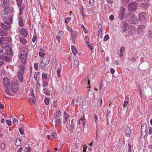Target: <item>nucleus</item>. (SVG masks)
<instances>
[{
	"mask_svg": "<svg viewBox=\"0 0 152 152\" xmlns=\"http://www.w3.org/2000/svg\"><path fill=\"white\" fill-rule=\"evenodd\" d=\"M6 54L7 55L6 56L5 54H1L0 55V59L2 60H4L6 61L10 62L11 61V57L12 56V49L10 48L6 49Z\"/></svg>",
	"mask_w": 152,
	"mask_h": 152,
	"instance_id": "obj_1",
	"label": "nucleus"
},
{
	"mask_svg": "<svg viewBox=\"0 0 152 152\" xmlns=\"http://www.w3.org/2000/svg\"><path fill=\"white\" fill-rule=\"evenodd\" d=\"M3 20L4 23L7 25H10L12 22V18L10 15L8 14L7 13H3L2 14Z\"/></svg>",
	"mask_w": 152,
	"mask_h": 152,
	"instance_id": "obj_2",
	"label": "nucleus"
},
{
	"mask_svg": "<svg viewBox=\"0 0 152 152\" xmlns=\"http://www.w3.org/2000/svg\"><path fill=\"white\" fill-rule=\"evenodd\" d=\"M138 6L137 3L135 1H131L128 5V10L130 12L135 11L137 8Z\"/></svg>",
	"mask_w": 152,
	"mask_h": 152,
	"instance_id": "obj_3",
	"label": "nucleus"
},
{
	"mask_svg": "<svg viewBox=\"0 0 152 152\" xmlns=\"http://www.w3.org/2000/svg\"><path fill=\"white\" fill-rule=\"evenodd\" d=\"M11 89L13 93H16L18 90V81L16 80H13L11 83Z\"/></svg>",
	"mask_w": 152,
	"mask_h": 152,
	"instance_id": "obj_4",
	"label": "nucleus"
},
{
	"mask_svg": "<svg viewBox=\"0 0 152 152\" xmlns=\"http://www.w3.org/2000/svg\"><path fill=\"white\" fill-rule=\"evenodd\" d=\"M138 16L140 21L141 22H145L148 18L147 15L145 12L140 13Z\"/></svg>",
	"mask_w": 152,
	"mask_h": 152,
	"instance_id": "obj_5",
	"label": "nucleus"
},
{
	"mask_svg": "<svg viewBox=\"0 0 152 152\" xmlns=\"http://www.w3.org/2000/svg\"><path fill=\"white\" fill-rule=\"evenodd\" d=\"M129 21L132 24H136L138 22V19L137 16L134 14H131L130 15Z\"/></svg>",
	"mask_w": 152,
	"mask_h": 152,
	"instance_id": "obj_6",
	"label": "nucleus"
},
{
	"mask_svg": "<svg viewBox=\"0 0 152 152\" xmlns=\"http://www.w3.org/2000/svg\"><path fill=\"white\" fill-rule=\"evenodd\" d=\"M132 126V125L130 124H128L126 126L125 129V133L127 137H129L131 134V128Z\"/></svg>",
	"mask_w": 152,
	"mask_h": 152,
	"instance_id": "obj_7",
	"label": "nucleus"
},
{
	"mask_svg": "<svg viewBox=\"0 0 152 152\" xmlns=\"http://www.w3.org/2000/svg\"><path fill=\"white\" fill-rule=\"evenodd\" d=\"M49 62V60L47 58H43L41 62L40 66L42 68H43Z\"/></svg>",
	"mask_w": 152,
	"mask_h": 152,
	"instance_id": "obj_8",
	"label": "nucleus"
},
{
	"mask_svg": "<svg viewBox=\"0 0 152 152\" xmlns=\"http://www.w3.org/2000/svg\"><path fill=\"white\" fill-rule=\"evenodd\" d=\"M129 25L125 22H122L121 24V31L122 32L127 31Z\"/></svg>",
	"mask_w": 152,
	"mask_h": 152,
	"instance_id": "obj_9",
	"label": "nucleus"
},
{
	"mask_svg": "<svg viewBox=\"0 0 152 152\" xmlns=\"http://www.w3.org/2000/svg\"><path fill=\"white\" fill-rule=\"evenodd\" d=\"M146 133V124L145 123H143L141 127V134L143 136H145Z\"/></svg>",
	"mask_w": 152,
	"mask_h": 152,
	"instance_id": "obj_10",
	"label": "nucleus"
},
{
	"mask_svg": "<svg viewBox=\"0 0 152 152\" xmlns=\"http://www.w3.org/2000/svg\"><path fill=\"white\" fill-rule=\"evenodd\" d=\"M3 84L6 88L9 87L10 80L7 77H4L3 79Z\"/></svg>",
	"mask_w": 152,
	"mask_h": 152,
	"instance_id": "obj_11",
	"label": "nucleus"
},
{
	"mask_svg": "<svg viewBox=\"0 0 152 152\" xmlns=\"http://www.w3.org/2000/svg\"><path fill=\"white\" fill-rule=\"evenodd\" d=\"M135 28L133 26H129L128 28L127 32L129 34L132 35L135 32Z\"/></svg>",
	"mask_w": 152,
	"mask_h": 152,
	"instance_id": "obj_12",
	"label": "nucleus"
},
{
	"mask_svg": "<svg viewBox=\"0 0 152 152\" xmlns=\"http://www.w3.org/2000/svg\"><path fill=\"white\" fill-rule=\"evenodd\" d=\"M24 73L19 71L18 72L17 77L19 81L20 82H22L23 81V76Z\"/></svg>",
	"mask_w": 152,
	"mask_h": 152,
	"instance_id": "obj_13",
	"label": "nucleus"
},
{
	"mask_svg": "<svg viewBox=\"0 0 152 152\" xmlns=\"http://www.w3.org/2000/svg\"><path fill=\"white\" fill-rule=\"evenodd\" d=\"M27 55H20L19 58L21 61L23 63H26V59L27 58Z\"/></svg>",
	"mask_w": 152,
	"mask_h": 152,
	"instance_id": "obj_14",
	"label": "nucleus"
},
{
	"mask_svg": "<svg viewBox=\"0 0 152 152\" xmlns=\"http://www.w3.org/2000/svg\"><path fill=\"white\" fill-rule=\"evenodd\" d=\"M20 34L24 37H26L28 33L26 30L24 28H22L19 31Z\"/></svg>",
	"mask_w": 152,
	"mask_h": 152,
	"instance_id": "obj_15",
	"label": "nucleus"
},
{
	"mask_svg": "<svg viewBox=\"0 0 152 152\" xmlns=\"http://www.w3.org/2000/svg\"><path fill=\"white\" fill-rule=\"evenodd\" d=\"M20 55H27V50L24 47H21L20 50Z\"/></svg>",
	"mask_w": 152,
	"mask_h": 152,
	"instance_id": "obj_16",
	"label": "nucleus"
},
{
	"mask_svg": "<svg viewBox=\"0 0 152 152\" xmlns=\"http://www.w3.org/2000/svg\"><path fill=\"white\" fill-rule=\"evenodd\" d=\"M18 68V71L24 73L26 69V67L23 64L20 65H19Z\"/></svg>",
	"mask_w": 152,
	"mask_h": 152,
	"instance_id": "obj_17",
	"label": "nucleus"
},
{
	"mask_svg": "<svg viewBox=\"0 0 152 152\" xmlns=\"http://www.w3.org/2000/svg\"><path fill=\"white\" fill-rule=\"evenodd\" d=\"M72 53L74 54L75 56H76V54L78 53V51L77 50L76 47L73 45H72Z\"/></svg>",
	"mask_w": 152,
	"mask_h": 152,
	"instance_id": "obj_18",
	"label": "nucleus"
},
{
	"mask_svg": "<svg viewBox=\"0 0 152 152\" xmlns=\"http://www.w3.org/2000/svg\"><path fill=\"white\" fill-rule=\"evenodd\" d=\"M1 26L4 30H7L10 29V27L9 26H7L2 23H1Z\"/></svg>",
	"mask_w": 152,
	"mask_h": 152,
	"instance_id": "obj_19",
	"label": "nucleus"
},
{
	"mask_svg": "<svg viewBox=\"0 0 152 152\" xmlns=\"http://www.w3.org/2000/svg\"><path fill=\"white\" fill-rule=\"evenodd\" d=\"M20 42L23 45H25L27 42V40L23 37H21L19 38Z\"/></svg>",
	"mask_w": 152,
	"mask_h": 152,
	"instance_id": "obj_20",
	"label": "nucleus"
},
{
	"mask_svg": "<svg viewBox=\"0 0 152 152\" xmlns=\"http://www.w3.org/2000/svg\"><path fill=\"white\" fill-rule=\"evenodd\" d=\"M22 144V141L20 139H18L16 141L15 145L17 146H21Z\"/></svg>",
	"mask_w": 152,
	"mask_h": 152,
	"instance_id": "obj_21",
	"label": "nucleus"
},
{
	"mask_svg": "<svg viewBox=\"0 0 152 152\" xmlns=\"http://www.w3.org/2000/svg\"><path fill=\"white\" fill-rule=\"evenodd\" d=\"M82 83L84 84H87L88 85H90L89 81L88 80V78L87 77H84L83 78Z\"/></svg>",
	"mask_w": 152,
	"mask_h": 152,
	"instance_id": "obj_22",
	"label": "nucleus"
},
{
	"mask_svg": "<svg viewBox=\"0 0 152 152\" xmlns=\"http://www.w3.org/2000/svg\"><path fill=\"white\" fill-rule=\"evenodd\" d=\"M9 4V0H4L3 1V6L4 7H8Z\"/></svg>",
	"mask_w": 152,
	"mask_h": 152,
	"instance_id": "obj_23",
	"label": "nucleus"
},
{
	"mask_svg": "<svg viewBox=\"0 0 152 152\" xmlns=\"http://www.w3.org/2000/svg\"><path fill=\"white\" fill-rule=\"evenodd\" d=\"M1 45V48H6L9 47V44L6 42H4L3 43L0 44Z\"/></svg>",
	"mask_w": 152,
	"mask_h": 152,
	"instance_id": "obj_24",
	"label": "nucleus"
},
{
	"mask_svg": "<svg viewBox=\"0 0 152 152\" xmlns=\"http://www.w3.org/2000/svg\"><path fill=\"white\" fill-rule=\"evenodd\" d=\"M64 124H65L66 122V120L68 119V118L69 117V115L65 112L64 113Z\"/></svg>",
	"mask_w": 152,
	"mask_h": 152,
	"instance_id": "obj_25",
	"label": "nucleus"
},
{
	"mask_svg": "<svg viewBox=\"0 0 152 152\" xmlns=\"http://www.w3.org/2000/svg\"><path fill=\"white\" fill-rule=\"evenodd\" d=\"M18 24L19 26L21 27H23L24 26L23 19L21 17L19 18Z\"/></svg>",
	"mask_w": 152,
	"mask_h": 152,
	"instance_id": "obj_26",
	"label": "nucleus"
},
{
	"mask_svg": "<svg viewBox=\"0 0 152 152\" xmlns=\"http://www.w3.org/2000/svg\"><path fill=\"white\" fill-rule=\"evenodd\" d=\"M144 29V27L142 25H140L138 27V31L139 32H143Z\"/></svg>",
	"mask_w": 152,
	"mask_h": 152,
	"instance_id": "obj_27",
	"label": "nucleus"
},
{
	"mask_svg": "<svg viewBox=\"0 0 152 152\" xmlns=\"http://www.w3.org/2000/svg\"><path fill=\"white\" fill-rule=\"evenodd\" d=\"M124 13L120 10L119 12V18L121 19H122L124 18Z\"/></svg>",
	"mask_w": 152,
	"mask_h": 152,
	"instance_id": "obj_28",
	"label": "nucleus"
},
{
	"mask_svg": "<svg viewBox=\"0 0 152 152\" xmlns=\"http://www.w3.org/2000/svg\"><path fill=\"white\" fill-rule=\"evenodd\" d=\"M79 64V60L77 58H75L74 60V65L75 67H77Z\"/></svg>",
	"mask_w": 152,
	"mask_h": 152,
	"instance_id": "obj_29",
	"label": "nucleus"
},
{
	"mask_svg": "<svg viewBox=\"0 0 152 152\" xmlns=\"http://www.w3.org/2000/svg\"><path fill=\"white\" fill-rule=\"evenodd\" d=\"M94 120L95 121V124L96 125V127L97 129V116L94 115L93 117Z\"/></svg>",
	"mask_w": 152,
	"mask_h": 152,
	"instance_id": "obj_30",
	"label": "nucleus"
},
{
	"mask_svg": "<svg viewBox=\"0 0 152 152\" xmlns=\"http://www.w3.org/2000/svg\"><path fill=\"white\" fill-rule=\"evenodd\" d=\"M77 103H78V101H76L74 99H73L71 102V104L73 106H74L75 104L77 105Z\"/></svg>",
	"mask_w": 152,
	"mask_h": 152,
	"instance_id": "obj_31",
	"label": "nucleus"
},
{
	"mask_svg": "<svg viewBox=\"0 0 152 152\" xmlns=\"http://www.w3.org/2000/svg\"><path fill=\"white\" fill-rule=\"evenodd\" d=\"M84 39L85 41L86 42V45L89 44V42H88V41L89 40V37L87 36H86L84 37Z\"/></svg>",
	"mask_w": 152,
	"mask_h": 152,
	"instance_id": "obj_32",
	"label": "nucleus"
},
{
	"mask_svg": "<svg viewBox=\"0 0 152 152\" xmlns=\"http://www.w3.org/2000/svg\"><path fill=\"white\" fill-rule=\"evenodd\" d=\"M34 99H32V98H30L29 99V103L31 104H34L35 103L34 101V99Z\"/></svg>",
	"mask_w": 152,
	"mask_h": 152,
	"instance_id": "obj_33",
	"label": "nucleus"
},
{
	"mask_svg": "<svg viewBox=\"0 0 152 152\" xmlns=\"http://www.w3.org/2000/svg\"><path fill=\"white\" fill-rule=\"evenodd\" d=\"M0 34L1 36H5L7 34V32H4L3 30H1L0 31Z\"/></svg>",
	"mask_w": 152,
	"mask_h": 152,
	"instance_id": "obj_34",
	"label": "nucleus"
},
{
	"mask_svg": "<svg viewBox=\"0 0 152 152\" xmlns=\"http://www.w3.org/2000/svg\"><path fill=\"white\" fill-rule=\"evenodd\" d=\"M39 72H36L34 75V78L36 81L37 80V77L39 75Z\"/></svg>",
	"mask_w": 152,
	"mask_h": 152,
	"instance_id": "obj_35",
	"label": "nucleus"
},
{
	"mask_svg": "<svg viewBox=\"0 0 152 152\" xmlns=\"http://www.w3.org/2000/svg\"><path fill=\"white\" fill-rule=\"evenodd\" d=\"M40 86V83L39 82V81L38 80L37 81L36 83V89L37 90H38L39 87Z\"/></svg>",
	"mask_w": 152,
	"mask_h": 152,
	"instance_id": "obj_36",
	"label": "nucleus"
},
{
	"mask_svg": "<svg viewBox=\"0 0 152 152\" xmlns=\"http://www.w3.org/2000/svg\"><path fill=\"white\" fill-rule=\"evenodd\" d=\"M61 114L60 111L59 110H56V115L55 116L56 118H57L58 116H59Z\"/></svg>",
	"mask_w": 152,
	"mask_h": 152,
	"instance_id": "obj_37",
	"label": "nucleus"
},
{
	"mask_svg": "<svg viewBox=\"0 0 152 152\" xmlns=\"http://www.w3.org/2000/svg\"><path fill=\"white\" fill-rule=\"evenodd\" d=\"M16 1L18 7H20L22 3V0H16Z\"/></svg>",
	"mask_w": 152,
	"mask_h": 152,
	"instance_id": "obj_38",
	"label": "nucleus"
},
{
	"mask_svg": "<svg viewBox=\"0 0 152 152\" xmlns=\"http://www.w3.org/2000/svg\"><path fill=\"white\" fill-rule=\"evenodd\" d=\"M43 83L42 85V86L44 87H46L48 86V82L47 81L43 80Z\"/></svg>",
	"mask_w": 152,
	"mask_h": 152,
	"instance_id": "obj_39",
	"label": "nucleus"
},
{
	"mask_svg": "<svg viewBox=\"0 0 152 152\" xmlns=\"http://www.w3.org/2000/svg\"><path fill=\"white\" fill-rule=\"evenodd\" d=\"M6 122L9 126H12V122L11 121L9 120H6Z\"/></svg>",
	"mask_w": 152,
	"mask_h": 152,
	"instance_id": "obj_40",
	"label": "nucleus"
},
{
	"mask_svg": "<svg viewBox=\"0 0 152 152\" xmlns=\"http://www.w3.org/2000/svg\"><path fill=\"white\" fill-rule=\"evenodd\" d=\"M12 121L13 124H17L18 122V121L15 118L12 119Z\"/></svg>",
	"mask_w": 152,
	"mask_h": 152,
	"instance_id": "obj_41",
	"label": "nucleus"
},
{
	"mask_svg": "<svg viewBox=\"0 0 152 152\" xmlns=\"http://www.w3.org/2000/svg\"><path fill=\"white\" fill-rule=\"evenodd\" d=\"M44 102L45 104L48 105L49 103V100L47 98H45L44 99Z\"/></svg>",
	"mask_w": 152,
	"mask_h": 152,
	"instance_id": "obj_42",
	"label": "nucleus"
},
{
	"mask_svg": "<svg viewBox=\"0 0 152 152\" xmlns=\"http://www.w3.org/2000/svg\"><path fill=\"white\" fill-rule=\"evenodd\" d=\"M9 87L8 88H6V89L5 90V91L6 94L8 95H11V93L10 91L8 90Z\"/></svg>",
	"mask_w": 152,
	"mask_h": 152,
	"instance_id": "obj_43",
	"label": "nucleus"
},
{
	"mask_svg": "<svg viewBox=\"0 0 152 152\" xmlns=\"http://www.w3.org/2000/svg\"><path fill=\"white\" fill-rule=\"evenodd\" d=\"M47 74L45 73H43L42 75V78L43 79H47Z\"/></svg>",
	"mask_w": 152,
	"mask_h": 152,
	"instance_id": "obj_44",
	"label": "nucleus"
},
{
	"mask_svg": "<svg viewBox=\"0 0 152 152\" xmlns=\"http://www.w3.org/2000/svg\"><path fill=\"white\" fill-rule=\"evenodd\" d=\"M71 18L70 17H67L65 19V22L67 23L71 20Z\"/></svg>",
	"mask_w": 152,
	"mask_h": 152,
	"instance_id": "obj_45",
	"label": "nucleus"
},
{
	"mask_svg": "<svg viewBox=\"0 0 152 152\" xmlns=\"http://www.w3.org/2000/svg\"><path fill=\"white\" fill-rule=\"evenodd\" d=\"M6 39L5 38L2 37L0 39V44L3 43V42L5 41Z\"/></svg>",
	"mask_w": 152,
	"mask_h": 152,
	"instance_id": "obj_46",
	"label": "nucleus"
},
{
	"mask_svg": "<svg viewBox=\"0 0 152 152\" xmlns=\"http://www.w3.org/2000/svg\"><path fill=\"white\" fill-rule=\"evenodd\" d=\"M98 31H99L98 36L101 37L102 34V29H98Z\"/></svg>",
	"mask_w": 152,
	"mask_h": 152,
	"instance_id": "obj_47",
	"label": "nucleus"
},
{
	"mask_svg": "<svg viewBox=\"0 0 152 152\" xmlns=\"http://www.w3.org/2000/svg\"><path fill=\"white\" fill-rule=\"evenodd\" d=\"M109 39V36L107 35H106L104 38V40L105 41H106Z\"/></svg>",
	"mask_w": 152,
	"mask_h": 152,
	"instance_id": "obj_48",
	"label": "nucleus"
},
{
	"mask_svg": "<svg viewBox=\"0 0 152 152\" xmlns=\"http://www.w3.org/2000/svg\"><path fill=\"white\" fill-rule=\"evenodd\" d=\"M57 75L58 77H60V73L61 72V70L60 69H58L57 71Z\"/></svg>",
	"mask_w": 152,
	"mask_h": 152,
	"instance_id": "obj_49",
	"label": "nucleus"
},
{
	"mask_svg": "<svg viewBox=\"0 0 152 152\" xmlns=\"http://www.w3.org/2000/svg\"><path fill=\"white\" fill-rule=\"evenodd\" d=\"M19 131L21 134L23 135L24 134L23 130L21 128H19Z\"/></svg>",
	"mask_w": 152,
	"mask_h": 152,
	"instance_id": "obj_50",
	"label": "nucleus"
},
{
	"mask_svg": "<svg viewBox=\"0 0 152 152\" xmlns=\"http://www.w3.org/2000/svg\"><path fill=\"white\" fill-rule=\"evenodd\" d=\"M56 135V133L55 132H52L51 134V137L52 138H55Z\"/></svg>",
	"mask_w": 152,
	"mask_h": 152,
	"instance_id": "obj_51",
	"label": "nucleus"
},
{
	"mask_svg": "<svg viewBox=\"0 0 152 152\" xmlns=\"http://www.w3.org/2000/svg\"><path fill=\"white\" fill-rule=\"evenodd\" d=\"M1 148L2 150H4L6 146L4 143H2L1 144Z\"/></svg>",
	"mask_w": 152,
	"mask_h": 152,
	"instance_id": "obj_52",
	"label": "nucleus"
},
{
	"mask_svg": "<svg viewBox=\"0 0 152 152\" xmlns=\"http://www.w3.org/2000/svg\"><path fill=\"white\" fill-rule=\"evenodd\" d=\"M89 4L91 6H94V0H89Z\"/></svg>",
	"mask_w": 152,
	"mask_h": 152,
	"instance_id": "obj_53",
	"label": "nucleus"
},
{
	"mask_svg": "<svg viewBox=\"0 0 152 152\" xmlns=\"http://www.w3.org/2000/svg\"><path fill=\"white\" fill-rule=\"evenodd\" d=\"M125 49V48L124 47H121L120 50V51L121 52L124 53Z\"/></svg>",
	"mask_w": 152,
	"mask_h": 152,
	"instance_id": "obj_54",
	"label": "nucleus"
},
{
	"mask_svg": "<svg viewBox=\"0 0 152 152\" xmlns=\"http://www.w3.org/2000/svg\"><path fill=\"white\" fill-rule=\"evenodd\" d=\"M45 54V53L42 52H39V55L40 56L43 57Z\"/></svg>",
	"mask_w": 152,
	"mask_h": 152,
	"instance_id": "obj_55",
	"label": "nucleus"
},
{
	"mask_svg": "<svg viewBox=\"0 0 152 152\" xmlns=\"http://www.w3.org/2000/svg\"><path fill=\"white\" fill-rule=\"evenodd\" d=\"M34 69L36 70H37L38 69V64L36 63L34 64Z\"/></svg>",
	"mask_w": 152,
	"mask_h": 152,
	"instance_id": "obj_56",
	"label": "nucleus"
},
{
	"mask_svg": "<svg viewBox=\"0 0 152 152\" xmlns=\"http://www.w3.org/2000/svg\"><path fill=\"white\" fill-rule=\"evenodd\" d=\"M128 104V102L126 101H125L124 102L123 104V107H126L127 106Z\"/></svg>",
	"mask_w": 152,
	"mask_h": 152,
	"instance_id": "obj_57",
	"label": "nucleus"
},
{
	"mask_svg": "<svg viewBox=\"0 0 152 152\" xmlns=\"http://www.w3.org/2000/svg\"><path fill=\"white\" fill-rule=\"evenodd\" d=\"M114 16L113 15H111L109 17V19L110 20H112L114 19Z\"/></svg>",
	"mask_w": 152,
	"mask_h": 152,
	"instance_id": "obj_58",
	"label": "nucleus"
},
{
	"mask_svg": "<svg viewBox=\"0 0 152 152\" xmlns=\"http://www.w3.org/2000/svg\"><path fill=\"white\" fill-rule=\"evenodd\" d=\"M55 123L56 125L59 124L60 123V120L59 119H57L55 121Z\"/></svg>",
	"mask_w": 152,
	"mask_h": 152,
	"instance_id": "obj_59",
	"label": "nucleus"
},
{
	"mask_svg": "<svg viewBox=\"0 0 152 152\" xmlns=\"http://www.w3.org/2000/svg\"><path fill=\"white\" fill-rule=\"evenodd\" d=\"M126 10V9L124 7H122L121 8L120 10L122 11V12H124V13L125 12V11Z\"/></svg>",
	"mask_w": 152,
	"mask_h": 152,
	"instance_id": "obj_60",
	"label": "nucleus"
},
{
	"mask_svg": "<svg viewBox=\"0 0 152 152\" xmlns=\"http://www.w3.org/2000/svg\"><path fill=\"white\" fill-rule=\"evenodd\" d=\"M149 133L150 134H152V128L151 127L149 128Z\"/></svg>",
	"mask_w": 152,
	"mask_h": 152,
	"instance_id": "obj_61",
	"label": "nucleus"
},
{
	"mask_svg": "<svg viewBox=\"0 0 152 152\" xmlns=\"http://www.w3.org/2000/svg\"><path fill=\"white\" fill-rule=\"evenodd\" d=\"M24 8V7L23 6H21L20 7V8L19 9V11L22 12Z\"/></svg>",
	"mask_w": 152,
	"mask_h": 152,
	"instance_id": "obj_62",
	"label": "nucleus"
},
{
	"mask_svg": "<svg viewBox=\"0 0 152 152\" xmlns=\"http://www.w3.org/2000/svg\"><path fill=\"white\" fill-rule=\"evenodd\" d=\"M23 149V148L22 147H20L19 148L17 151V152H21Z\"/></svg>",
	"mask_w": 152,
	"mask_h": 152,
	"instance_id": "obj_63",
	"label": "nucleus"
},
{
	"mask_svg": "<svg viewBox=\"0 0 152 152\" xmlns=\"http://www.w3.org/2000/svg\"><path fill=\"white\" fill-rule=\"evenodd\" d=\"M30 148L28 147L26 148V152H30Z\"/></svg>",
	"mask_w": 152,
	"mask_h": 152,
	"instance_id": "obj_64",
	"label": "nucleus"
}]
</instances>
